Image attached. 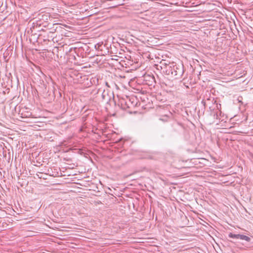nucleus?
Instances as JSON below:
<instances>
[{"mask_svg": "<svg viewBox=\"0 0 253 253\" xmlns=\"http://www.w3.org/2000/svg\"><path fill=\"white\" fill-rule=\"evenodd\" d=\"M163 68V72L171 78L177 79L180 78L184 73L183 65L182 64H177L175 63L166 64ZM163 69V68L162 67Z\"/></svg>", "mask_w": 253, "mask_h": 253, "instance_id": "f257e3e1", "label": "nucleus"}, {"mask_svg": "<svg viewBox=\"0 0 253 253\" xmlns=\"http://www.w3.org/2000/svg\"><path fill=\"white\" fill-rule=\"evenodd\" d=\"M102 100L103 101L108 102L111 98V96L109 95L107 91L103 90L101 95Z\"/></svg>", "mask_w": 253, "mask_h": 253, "instance_id": "f03ea898", "label": "nucleus"}, {"mask_svg": "<svg viewBox=\"0 0 253 253\" xmlns=\"http://www.w3.org/2000/svg\"><path fill=\"white\" fill-rule=\"evenodd\" d=\"M238 236L239 237V239H240L241 240H245L248 242H249L251 240V239L250 237H249L248 236H247L246 235H244L240 234L239 236Z\"/></svg>", "mask_w": 253, "mask_h": 253, "instance_id": "7ed1b4c3", "label": "nucleus"}, {"mask_svg": "<svg viewBox=\"0 0 253 253\" xmlns=\"http://www.w3.org/2000/svg\"><path fill=\"white\" fill-rule=\"evenodd\" d=\"M148 77L149 78V82H151L150 85H153V83H155V79L154 76H149Z\"/></svg>", "mask_w": 253, "mask_h": 253, "instance_id": "20e7f679", "label": "nucleus"}, {"mask_svg": "<svg viewBox=\"0 0 253 253\" xmlns=\"http://www.w3.org/2000/svg\"><path fill=\"white\" fill-rule=\"evenodd\" d=\"M239 235L240 234H234L232 233H230L229 234V237L232 238L239 239V237L238 236H239Z\"/></svg>", "mask_w": 253, "mask_h": 253, "instance_id": "39448f33", "label": "nucleus"}]
</instances>
